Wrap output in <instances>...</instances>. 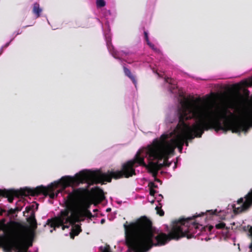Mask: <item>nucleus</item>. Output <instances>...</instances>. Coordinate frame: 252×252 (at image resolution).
<instances>
[{"instance_id":"obj_1","label":"nucleus","mask_w":252,"mask_h":252,"mask_svg":"<svg viewBox=\"0 0 252 252\" xmlns=\"http://www.w3.org/2000/svg\"><path fill=\"white\" fill-rule=\"evenodd\" d=\"M200 97L195 99L184 98L180 102L181 107L178 111L179 122L175 130L178 133L175 138L166 140L167 135L162 134L159 139L156 138L148 145L147 154L150 159L162 160L164 157L174 153L176 147L180 151L186 140L194 137H201L205 130L214 128L218 132L226 133L247 131L252 126V111L238 118L227 116V110L215 113L208 106L201 104Z\"/></svg>"},{"instance_id":"obj_2","label":"nucleus","mask_w":252,"mask_h":252,"mask_svg":"<svg viewBox=\"0 0 252 252\" xmlns=\"http://www.w3.org/2000/svg\"><path fill=\"white\" fill-rule=\"evenodd\" d=\"M202 213L201 216L203 215ZM198 217V216H197ZM197 216L175 221L168 234L160 232L155 237L156 243L153 242L155 230L150 220L144 216L136 222L124 224L126 241L129 250L133 252H147L153 246H162L170 240H179L186 237L190 239L194 237L199 224L193 220Z\"/></svg>"},{"instance_id":"obj_3","label":"nucleus","mask_w":252,"mask_h":252,"mask_svg":"<svg viewBox=\"0 0 252 252\" xmlns=\"http://www.w3.org/2000/svg\"><path fill=\"white\" fill-rule=\"evenodd\" d=\"M86 190L84 188L73 189V191L68 193L66 199H64L65 208L62 210L57 217L48 219L46 224L53 227L54 230L60 226H62L64 230L69 227L68 225L64 224L69 223L74 225L70 233V237L74 238L75 236L78 235L82 229L80 225L75 223L83 221L84 217L91 219L93 217L89 210L80 206Z\"/></svg>"},{"instance_id":"obj_4","label":"nucleus","mask_w":252,"mask_h":252,"mask_svg":"<svg viewBox=\"0 0 252 252\" xmlns=\"http://www.w3.org/2000/svg\"><path fill=\"white\" fill-rule=\"evenodd\" d=\"M148 146L144 150H139L133 159L130 160L122 166L121 171H115L114 169L107 171L104 174H99L97 177L99 178H105V182L110 183L112 179L117 180L123 177L129 178L135 175V170L134 167L138 165L146 167L149 172L152 174L153 176L156 177L158 172L163 167H164V162L159 163L158 162H153L155 159H150L149 154H147ZM157 160H159L157 159Z\"/></svg>"},{"instance_id":"obj_5","label":"nucleus","mask_w":252,"mask_h":252,"mask_svg":"<svg viewBox=\"0 0 252 252\" xmlns=\"http://www.w3.org/2000/svg\"><path fill=\"white\" fill-rule=\"evenodd\" d=\"M99 174H104L100 171H96L91 172H87L84 171H80L76 174L74 177L66 176L63 177L58 183H52L47 188L40 186L35 188H30L31 195L37 196L42 194L45 196H49L50 198L54 199L56 197L59 191L57 193L54 192L55 189L60 185L63 189L69 186H77L80 183H82L87 180H90L95 184H103L105 181V178H99L97 175Z\"/></svg>"},{"instance_id":"obj_6","label":"nucleus","mask_w":252,"mask_h":252,"mask_svg":"<svg viewBox=\"0 0 252 252\" xmlns=\"http://www.w3.org/2000/svg\"><path fill=\"white\" fill-rule=\"evenodd\" d=\"M32 245V240L29 239L25 233H19L12 238L0 236V247H2L7 252H11L12 250L16 252H26Z\"/></svg>"},{"instance_id":"obj_7","label":"nucleus","mask_w":252,"mask_h":252,"mask_svg":"<svg viewBox=\"0 0 252 252\" xmlns=\"http://www.w3.org/2000/svg\"><path fill=\"white\" fill-rule=\"evenodd\" d=\"M28 195H31L30 188L27 187L23 189H20L19 190H0V196H2L7 198L8 201L10 203H12L13 202L14 196L19 197Z\"/></svg>"},{"instance_id":"obj_8","label":"nucleus","mask_w":252,"mask_h":252,"mask_svg":"<svg viewBox=\"0 0 252 252\" xmlns=\"http://www.w3.org/2000/svg\"><path fill=\"white\" fill-rule=\"evenodd\" d=\"M245 201L240 198L237 201V204L240 206H233V211L235 214H239L247 211L252 206V189L245 196Z\"/></svg>"},{"instance_id":"obj_9","label":"nucleus","mask_w":252,"mask_h":252,"mask_svg":"<svg viewBox=\"0 0 252 252\" xmlns=\"http://www.w3.org/2000/svg\"><path fill=\"white\" fill-rule=\"evenodd\" d=\"M5 222L4 219L0 220V230L4 232H11L15 228L17 225H20L19 223L14 221H10L7 224H5Z\"/></svg>"},{"instance_id":"obj_10","label":"nucleus","mask_w":252,"mask_h":252,"mask_svg":"<svg viewBox=\"0 0 252 252\" xmlns=\"http://www.w3.org/2000/svg\"><path fill=\"white\" fill-rule=\"evenodd\" d=\"M27 221L34 229L37 228V224L34 211L32 212L30 216L27 219Z\"/></svg>"},{"instance_id":"obj_11","label":"nucleus","mask_w":252,"mask_h":252,"mask_svg":"<svg viewBox=\"0 0 252 252\" xmlns=\"http://www.w3.org/2000/svg\"><path fill=\"white\" fill-rule=\"evenodd\" d=\"M123 70L125 75L127 76L129 79H130V80L132 81L133 83L134 84L136 87L137 84L136 80L134 76H133L130 70L126 66L123 67Z\"/></svg>"},{"instance_id":"obj_12","label":"nucleus","mask_w":252,"mask_h":252,"mask_svg":"<svg viewBox=\"0 0 252 252\" xmlns=\"http://www.w3.org/2000/svg\"><path fill=\"white\" fill-rule=\"evenodd\" d=\"M32 13L35 15L36 18L40 16V14L42 11V8L40 7L39 4L37 2H35L33 5Z\"/></svg>"},{"instance_id":"obj_13","label":"nucleus","mask_w":252,"mask_h":252,"mask_svg":"<svg viewBox=\"0 0 252 252\" xmlns=\"http://www.w3.org/2000/svg\"><path fill=\"white\" fill-rule=\"evenodd\" d=\"M95 194L100 201H102L105 199L104 192L102 189L99 188L97 189Z\"/></svg>"},{"instance_id":"obj_14","label":"nucleus","mask_w":252,"mask_h":252,"mask_svg":"<svg viewBox=\"0 0 252 252\" xmlns=\"http://www.w3.org/2000/svg\"><path fill=\"white\" fill-rule=\"evenodd\" d=\"M21 208L18 207H17L14 209L11 208L6 213V216L14 214L16 213L21 211Z\"/></svg>"},{"instance_id":"obj_15","label":"nucleus","mask_w":252,"mask_h":252,"mask_svg":"<svg viewBox=\"0 0 252 252\" xmlns=\"http://www.w3.org/2000/svg\"><path fill=\"white\" fill-rule=\"evenodd\" d=\"M248 227H249L248 230V236L249 237L251 238V243L249 245V248L250 249V252H252V226L248 225Z\"/></svg>"},{"instance_id":"obj_16","label":"nucleus","mask_w":252,"mask_h":252,"mask_svg":"<svg viewBox=\"0 0 252 252\" xmlns=\"http://www.w3.org/2000/svg\"><path fill=\"white\" fill-rule=\"evenodd\" d=\"M96 5L98 8H101L105 6L106 2L104 0H96Z\"/></svg>"},{"instance_id":"obj_17","label":"nucleus","mask_w":252,"mask_h":252,"mask_svg":"<svg viewBox=\"0 0 252 252\" xmlns=\"http://www.w3.org/2000/svg\"><path fill=\"white\" fill-rule=\"evenodd\" d=\"M215 227L218 229H222L224 228H225L226 229H228V227L226 226L225 223L223 222L217 224L215 225Z\"/></svg>"},{"instance_id":"obj_18","label":"nucleus","mask_w":252,"mask_h":252,"mask_svg":"<svg viewBox=\"0 0 252 252\" xmlns=\"http://www.w3.org/2000/svg\"><path fill=\"white\" fill-rule=\"evenodd\" d=\"M168 156L169 155L165 156L162 158V159H164L163 162L165 167H169L171 164V162H169L168 160Z\"/></svg>"},{"instance_id":"obj_19","label":"nucleus","mask_w":252,"mask_h":252,"mask_svg":"<svg viewBox=\"0 0 252 252\" xmlns=\"http://www.w3.org/2000/svg\"><path fill=\"white\" fill-rule=\"evenodd\" d=\"M156 210L157 211V213L159 215V216H161V217H162L164 216V212L163 211V210L161 209V207H158V206H157L156 207Z\"/></svg>"},{"instance_id":"obj_20","label":"nucleus","mask_w":252,"mask_h":252,"mask_svg":"<svg viewBox=\"0 0 252 252\" xmlns=\"http://www.w3.org/2000/svg\"><path fill=\"white\" fill-rule=\"evenodd\" d=\"M112 49L110 46L108 47L109 50L110 51L112 55L115 58H117V51L113 50V47H112Z\"/></svg>"},{"instance_id":"obj_21","label":"nucleus","mask_w":252,"mask_h":252,"mask_svg":"<svg viewBox=\"0 0 252 252\" xmlns=\"http://www.w3.org/2000/svg\"><path fill=\"white\" fill-rule=\"evenodd\" d=\"M148 186L149 187L150 189H154V188H158V186L156 184H155L154 182H150L149 183Z\"/></svg>"},{"instance_id":"obj_22","label":"nucleus","mask_w":252,"mask_h":252,"mask_svg":"<svg viewBox=\"0 0 252 252\" xmlns=\"http://www.w3.org/2000/svg\"><path fill=\"white\" fill-rule=\"evenodd\" d=\"M147 44L153 49L154 50V51H158V49L155 47V46L152 44V43H151L150 42H148L147 43Z\"/></svg>"},{"instance_id":"obj_23","label":"nucleus","mask_w":252,"mask_h":252,"mask_svg":"<svg viewBox=\"0 0 252 252\" xmlns=\"http://www.w3.org/2000/svg\"><path fill=\"white\" fill-rule=\"evenodd\" d=\"M144 34L145 39L147 42V43H148V42H150L149 37H148V33L146 32H144Z\"/></svg>"},{"instance_id":"obj_24","label":"nucleus","mask_w":252,"mask_h":252,"mask_svg":"<svg viewBox=\"0 0 252 252\" xmlns=\"http://www.w3.org/2000/svg\"><path fill=\"white\" fill-rule=\"evenodd\" d=\"M207 212L210 213V214H211V215H216V214L217 213V210L216 209L214 211L212 210H208V211H207Z\"/></svg>"},{"instance_id":"obj_25","label":"nucleus","mask_w":252,"mask_h":252,"mask_svg":"<svg viewBox=\"0 0 252 252\" xmlns=\"http://www.w3.org/2000/svg\"><path fill=\"white\" fill-rule=\"evenodd\" d=\"M156 193V191L154 189H150V195L154 196Z\"/></svg>"},{"instance_id":"obj_26","label":"nucleus","mask_w":252,"mask_h":252,"mask_svg":"<svg viewBox=\"0 0 252 252\" xmlns=\"http://www.w3.org/2000/svg\"><path fill=\"white\" fill-rule=\"evenodd\" d=\"M29 206H30V207H32V210L34 209L35 206V209L37 210L38 209V204L35 203V204H32V205H29Z\"/></svg>"},{"instance_id":"obj_27","label":"nucleus","mask_w":252,"mask_h":252,"mask_svg":"<svg viewBox=\"0 0 252 252\" xmlns=\"http://www.w3.org/2000/svg\"><path fill=\"white\" fill-rule=\"evenodd\" d=\"M26 211L27 212V213H29L32 210V207H30V206H28L26 207Z\"/></svg>"},{"instance_id":"obj_28","label":"nucleus","mask_w":252,"mask_h":252,"mask_svg":"<svg viewBox=\"0 0 252 252\" xmlns=\"http://www.w3.org/2000/svg\"><path fill=\"white\" fill-rule=\"evenodd\" d=\"M9 43H6L4 46L2 47L1 49V52H0V55L2 53V51H3V48H5L6 47H7L8 46H9Z\"/></svg>"},{"instance_id":"obj_29","label":"nucleus","mask_w":252,"mask_h":252,"mask_svg":"<svg viewBox=\"0 0 252 252\" xmlns=\"http://www.w3.org/2000/svg\"><path fill=\"white\" fill-rule=\"evenodd\" d=\"M6 211L5 209L0 208V216L2 215L3 213H6Z\"/></svg>"},{"instance_id":"obj_30","label":"nucleus","mask_w":252,"mask_h":252,"mask_svg":"<svg viewBox=\"0 0 252 252\" xmlns=\"http://www.w3.org/2000/svg\"><path fill=\"white\" fill-rule=\"evenodd\" d=\"M172 80V79L171 78H165V81L166 82L169 83L170 84H172V82H171Z\"/></svg>"},{"instance_id":"obj_31","label":"nucleus","mask_w":252,"mask_h":252,"mask_svg":"<svg viewBox=\"0 0 252 252\" xmlns=\"http://www.w3.org/2000/svg\"><path fill=\"white\" fill-rule=\"evenodd\" d=\"M214 227L212 225H210L208 227V230L210 232L212 231V230L213 229Z\"/></svg>"},{"instance_id":"obj_32","label":"nucleus","mask_w":252,"mask_h":252,"mask_svg":"<svg viewBox=\"0 0 252 252\" xmlns=\"http://www.w3.org/2000/svg\"><path fill=\"white\" fill-rule=\"evenodd\" d=\"M102 252H111L109 248H105Z\"/></svg>"},{"instance_id":"obj_33","label":"nucleus","mask_w":252,"mask_h":252,"mask_svg":"<svg viewBox=\"0 0 252 252\" xmlns=\"http://www.w3.org/2000/svg\"><path fill=\"white\" fill-rule=\"evenodd\" d=\"M185 144H186V145L188 146V145H189V143H188V141H187V140H186V141H185Z\"/></svg>"},{"instance_id":"obj_34","label":"nucleus","mask_w":252,"mask_h":252,"mask_svg":"<svg viewBox=\"0 0 252 252\" xmlns=\"http://www.w3.org/2000/svg\"><path fill=\"white\" fill-rule=\"evenodd\" d=\"M245 93H247L248 94H249V91L248 90H245Z\"/></svg>"},{"instance_id":"obj_35","label":"nucleus","mask_w":252,"mask_h":252,"mask_svg":"<svg viewBox=\"0 0 252 252\" xmlns=\"http://www.w3.org/2000/svg\"><path fill=\"white\" fill-rule=\"evenodd\" d=\"M104 221H105V220H104V219L101 220V223H103L104 222Z\"/></svg>"},{"instance_id":"obj_36","label":"nucleus","mask_w":252,"mask_h":252,"mask_svg":"<svg viewBox=\"0 0 252 252\" xmlns=\"http://www.w3.org/2000/svg\"><path fill=\"white\" fill-rule=\"evenodd\" d=\"M110 210H111V209H110V208H108V209H107V210H106L107 212H109V211H110Z\"/></svg>"},{"instance_id":"obj_37","label":"nucleus","mask_w":252,"mask_h":252,"mask_svg":"<svg viewBox=\"0 0 252 252\" xmlns=\"http://www.w3.org/2000/svg\"><path fill=\"white\" fill-rule=\"evenodd\" d=\"M157 181L158 182H159V181H160V180H159V179H157Z\"/></svg>"},{"instance_id":"obj_38","label":"nucleus","mask_w":252,"mask_h":252,"mask_svg":"<svg viewBox=\"0 0 252 252\" xmlns=\"http://www.w3.org/2000/svg\"><path fill=\"white\" fill-rule=\"evenodd\" d=\"M231 116L232 117V116H233V114H232V113H231Z\"/></svg>"}]
</instances>
